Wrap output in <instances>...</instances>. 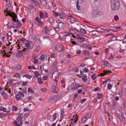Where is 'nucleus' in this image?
<instances>
[{
	"instance_id": "nucleus-56",
	"label": "nucleus",
	"mask_w": 126,
	"mask_h": 126,
	"mask_svg": "<svg viewBox=\"0 0 126 126\" xmlns=\"http://www.w3.org/2000/svg\"><path fill=\"white\" fill-rule=\"evenodd\" d=\"M52 7H53V9H56V6L55 4L53 2H52Z\"/></svg>"
},
{
	"instance_id": "nucleus-62",
	"label": "nucleus",
	"mask_w": 126,
	"mask_h": 126,
	"mask_svg": "<svg viewBox=\"0 0 126 126\" xmlns=\"http://www.w3.org/2000/svg\"><path fill=\"white\" fill-rule=\"evenodd\" d=\"M57 61L56 60H55L54 61V63L52 65L53 66H54L55 65H56V64L57 63Z\"/></svg>"
},
{
	"instance_id": "nucleus-59",
	"label": "nucleus",
	"mask_w": 126,
	"mask_h": 126,
	"mask_svg": "<svg viewBox=\"0 0 126 126\" xmlns=\"http://www.w3.org/2000/svg\"><path fill=\"white\" fill-rule=\"evenodd\" d=\"M21 42H24L26 41V39L24 38H22L21 39Z\"/></svg>"
},
{
	"instance_id": "nucleus-15",
	"label": "nucleus",
	"mask_w": 126,
	"mask_h": 126,
	"mask_svg": "<svg viewBox=\"0 0 126 126\" xmlns=\"http://www.w3.org/2000/svg\"><path fill=\"white\" fill-rule=\"evenodd\" d=\"M80 4H79V1H78L77 2L76 7L77 9L79 10H80L81 9V6L80 5Z\"/></svg>"
},
{
	"instance_id": "nucleus-63",
	"label": "nucleus",
	"mask_w": 126,
	"mask_h": 126,
	"mask_svg": "<svg viewBox=\"0 0 126 126\" xmlns=\"http://www.w3.org/2000/svg\"><path fill=\"white\" fill-rule=\"evenodd\" d=\"M43 38V39H47L48 40L49 37L48 36H44Z\"/></svg>"
},
{
	"instance_id": "nucleus-53",
	"label": "nucleus",
	"mask_w": 126,
	"mask_h": 126,
	"mask_svg": "<svg viewBox=\"0 0 126 126\" xmlns=\"http://www.w3.org/2000/svg\"><path fill=\"white\" fill-rule=\"evenodd\" d=\"M55 54L54 53H52L50 55V57L52 58H54L55 57Z\"/></svg>"
},
{
	"instance_id": "nucleus-31",
	"label": "nucleus",
	"mask_w": 126,
	"mask_h": 126,
	"mask_svg": "<svg viewBox=\"0 0 126 126\" xmlns=\"http://www.w3.org/2000/svg\"><path fill=\"white\" fill-rule=\"evenodd\" d=\"M83 53L84 55H87L88 56L89 55V54L88 51L87 50H84L83 52Z\"/></svg>"
},
{
	"instance_id": "nucleus-3",
	"label": "nucleus",
	"mask_w": 126,
	"mask_h": 126,
	"mask_svg": "<svg viewBox=\"0 0 126 126\" xmlns=\"http://www.w3.org/2000/svg\"><path fill=\"white\" fill-rule=\"evenodd\" d=\"M34 44L32 41L27 40L26 42V47L29 49L32 48L33 47Z\"/></svg>"
},
{
	"instance_id": "nucleus-60",
	"label": "nucleus",
	"mask_w": 126,
	"mask_h": 126,
	"mask_svg": "<svg viewBox=\"0 0 126 126\" xmlns=\"http://www.w3.org/2000/svg\"><path fill=\"white\" fill-rule=\"evenodd\" d=\"M80 39L82 42H84L85 41L86 39L84 37H81Z\"/></svg>"
},
{
	"instance_id": "nucleus-54",
	"label": "nucleus",
	"mask_w": 126,
	"mask_h": 126,
	"mask_svg": "<svg viewBox=\"0 0 126 126\" xmlns=\"http://www.w3.org/2000/svg\"><path fill=\"white\" fill-rule=\"evenodd\" d=\"M66 16L68 17L71 18L72 17V16L69 13H68L66 15Z\"/></svg>"
},
{
	"instance_id": "nucleus-12",
	"label": "nucleus",
	"mask_w": 126,
	"mask_h": 126,
	"mask_svg": "<svg viewBox=\"0 0 126 126\" xmlns=\"http://www.w3.org/2000/svg\"><path fill=\"white\" fill-rule=\"evenodd\" d=\"M1 95L3 96V97L5 99H6L8 98V96L7 94L4 92H3L1 93Z\"/></svg>"
},
{
	"instance_id": "nucleus-13",
	"label": "nucleus",
	"mask_w": 126,
	"mask_h": 126,
	"mask_svg": "<svg viewBox=\"0 0 126 126\" xmlns=\"http://www.w3.org/2000/svg\"><path fill=\"white\" fill-rule=\"evenodd\" d=\"M60 20L59 19H58L57 20V22H58L59 24L57 25L58 27L60 28H62L63 27V23L61 22H60Z\"/></svg>"
},
{
	"instance_id": "nucleus-1",
	"label": "nucleus",
	"mask_w": 126,
	"mask_h": 126,
	"mask_svg": "<svg viewBox=\"0 0 126 126\" xmlns=\"http://www.w3.org/2000/svg\"><path fill=\"white\" fill-rule=\"evenodd\" d=\"M120 0H111L110 6L113 11H117L120 7Z\"/></svg>"
},
{
	"instance_id": "nucleus-9",
	"label": "nucleus",
	"mask_w": 126,
	"mask_h": 126,
	"mask_svg": "<svg viewBox=\"0 0 126 126\" xmlns=\"http://www.w3.org/2000/svg\"><path fill=\"white\" fill-rule=\"evenodd\" d=\"M52 91V93L55 94H57L58 92L56 90V87L53 84L51 86Z\"/></svg>"
},
{
	"instance_id": "nucleus-32",
	"label": "nucleus",
	"mask_w": 126,
	"mask_h": 126,
	"mask_svg": "<svg viewBox=\"0 0 126 126\" xmlns=\"http://www.w3.org/2000/svg\"><path fill=\"white\" fill-rule=\"evenodd\" d=\"M76 21V19L72 17L70 19V22L71 23H73Z\"/></svg>"
},
{
	"instance_id": "nucleus-25",
	"label": "nucleus",
	"mask_w": 126,
	"mask_h": 126,
	"mask_svg": "<svg viewBox=\"0 0 126 126\" xmlns=\"http://www.w3.org/2000/svg\"><path fill=\"white\" fill-rule=\"evenodd\" d=\"M80 31L81 33L83 34H85L86 33V31L84 29L82 28L80 29Z\"/></svg>"
},
{
	"instance_id": "nucleus-27",
	"label": "nucleus",
	"mask_w": 126,
	"mask_h": 126,
	"mask_svg": "<svg viewBox=\"0 0 126 126\" xmlns=\"http://www.w3.org/2000/svg\"><path fill=\"white\" fill-rule=\"evenodd\" d=\"M79 87V85L78 84H76L75 85V86L73 88V89L74 90H76L78 89Z\"/></svg>"
},
{
	"instance_id": "nucleus-35",
	"label": "nucleus",
	"mask_w": 126,
	"mask_h": 126,
	"mask_svg": "<svg viewBox=\"0 0 126 126\" xmlns=\"http://www.w3.org/2000/svg\"><path fill=\"white\" fill-rule=\"evenodd\" d=\"M23 77H25L26 78L29 79H30L32 77H31V76L28 75H23Z\"/></svg>"
},
{
	"instance_id": "nucleus-39",
	"label": "nucleus",
	"mask_w": 126,
	"mask_h": 126,
	"mask_svg": "<svg viewBox=\"0 0 126 126\" xmlns=\"http://www.w3.org/2000/svg\"><path fill=\"white\" fill-rule=\"evenodd\" d=\"M40 48V47L39 45H38L35 49V50L36 51H38L39 50Z\"/></svg>"
},
{
	"instance_id": "nucleus-45",
	"label": "nucleus",
	"mask_w": 126,
	"mask_h": 126,
	"mask_svg": "<svg viewBox=\"0 0 126 126\" xmlns=\"http://www.w3.org/2000/svg\"><path fill=\"white\" fill-rule=\"evenodd\" d=\"M112 85L110 83H108V89L110 90L111 89Z\"/></svg>"
},
{
	"instance_id": "nucleus-40",
	"label": "nucleus",
	"mask_w": 126,
	"mask_h": 126,
	"mask_svg": "<svg viewBox=\"0 0 126 126\" xmlns=\"http://www.w3.org/2000/svg\"><path fill=\"white\" fill-rule=\"evenodd\" d=\"M34 74L35 77L36 78H37L38 77L39 75H40L39 73L37 71H35L34 72Z\"/></svg>"
},
{
	"instance_id": "nucleus-43",
	"label": "nucleus",
	"mask_w": 126,
	"mask_h": 126,
	"mask_svg": "<svg viewBox=\"0 0 126 126\" xmlns=\"http://www.w3.org/2000/svg\"><path fill=\"white\" fill-rule=\"evenodd\" d=\"M18 110V108L15 106H13L12 107V110L13 111H16Z\"/></svg>"
},
{
	"instance_id": "nucleus-22",
	"label": "nucleus",
	"mask_w": 126,
	"mask_h": 126,
	"mask_svg": "<svg viewBox=\"0 0 126 126\" xmlns=\"http://www.w3.org/2000/svg\"><path fill=\"white\" fill-rule=\"evenodd\" d=\"M103 96V94H97V98L100 99H101Z\"/></svg>"
},
{
	"instance_id": "nucleus-29",
	"label": "nucleus",
	"mask_w": 126,
	"mask_h": 126,
	"mask_svg": "<svg viewBox=\"0 0 126 126\" xmlns=\"http://www.w3.org/2000/svg\"><path fill=\"white\" fill-rule=\"evenodd\" d=\"M16 97L17 100H20V95L19 94H17L16 95Z\"/></svg>"
},
{
	"instance_id": "nucleus-5",
	"label": "nucleus",
	"mask_w": 126,
	"mask_h": 126,
	"mask_svg": "<svg viewBox=\"0 0 126 126\" xmlns=\"http://www.w3.org/2000/svg\"><path fill=\"white\" fill-rule=\"evenodd\" d=\"M8 13L9 16L13 17L12 19L14 22L15 20H17V19H18L17 16L14 13H13V14L11 13V12H9Z\"/></svg>"
},
{
	"instance_id": "nucleus-61",
	"label": "nucleus",
	"mask_w": 126,
	"mask_h": 126,
	"mask_svg": "<svg viewBox=\"0 0 126 126\" xmlns=\"http://www.w3.org/2000/svg\"><path fill=\"white\" fill-rule=\"evenodd\" d=\"M114 18L115 20H117L119 19L118 16L117 15L115 16Z\"/></svg>"
},
{
	"instance_id": "nucleus-23",
	"label": "nucleus",
	"mask_w": 126,
	"mask_h": 126,
	"mask_svg": "<svg viewBox=\"0 0 126 126\" xmlns=\"http://www.w3.org/2000/svg\"><path fill=\"white\" fill-rule=\"evenodd\" d=\"M28 91L29 93H33L34 92V91L31 88H29L28 90Z\"/></svg>"
},
{
	"instance_id": "nucleus-10",
	"label": "nucleus",
	"mask_w": 126,
	"mask_h": 126,
	"mask_svg": "<svg viewBox=\"0 0 126 126\" xmlns=\"http://www.w3.org/2000/svg\"><path fill=\"white\" fill-rule=\"evenodd\" d=\"M116 112L117 115L123 114L122 112V110L120 108H117L116 110Z\"/></svg>"
},
{
	"instance_id": "nucleus-50",
	"label": "nucleus",
	"mask_w": 126,
	"mask_h": 126,
	"mask_svg": "<svg viewBox=\"0 0 126 126\" xmlns=\"http://www.w3.org/2000/svg\"><path fill=\"white\" fill-rule=\"evenodd\" d=\"M28 84L27 81H23L22 83V84L23 86H25L26 85H27Z\"/></svg>"
},
{
	"instance_id": "nucleus-57",
	"label": "nucleus",
	"mask_w": 126,
	"mask_h": 126,
	"mask_svg": "<svg viewBox=\"0 0 126 126\" xmlns=\"http://www.w3.org/2000/svg\"><path fill=\"white\" fill-rule=\"evenodd\" d=\"M86 100V98H84L81 100L80 101V103H82Z\"/></svg>"
},
{
	"instance_id": "nucleus-51",
	"label": "nucleus",
	"mask_w": 126,
	"mask_h": 126,
	"mask_svg": "<svg viewBox=\"0 0 126 126\" xmlns=\"http://www.w3.org/2000/svg\"><path fill=\"white\" fill-rule=\"evenodd\" d=\"M82 79L83 82H85L87 81V77H82Z\"/></svg>"
},
{
	"instance_id": "nucleus-34",
	"label": "nucleus",
	"mask_w": 126,
	"mask_h": 126,
	"mask_svg": "<svg viewBox=\"0 0 126 126\" xmlns=\"http://www.w3.org/2000/svg\"><path fill=\"white\" fill-rule=\"evenodd\" d=\"M87 119L86 117H85V116L84 117H83L81 119V122L82 123H85V122L86 121V120H87Z\"/></svg>"
},
{
	"instance_id": "nucleus-11",
	"label": "nucleus",
	"mask_w": 126,
	"mask_h": 126,
	"mask_svg": "<svg viewBox=\"0 0 126 126\" xmlns=\"http://www.w3.org/2000/svg\"><path fill=\"white\" fill-rule=\"evenodd\" d=\"M17 56L19 58H20L22 56L23 53L21 50H18L16 54Z\"/></svg>"
},
{
	"instance_id": "nucleus-64",
	"label": "nucleus",
	"mask_w": 126,
	"mask_h": 126,
	"mask_svg": "<svg viewBox=\"0 0 126 126\" xmlns=\"http://www.w3.org/2000/svg\"><path fill=\"white\" fill-rule=\"evenodd\" d=\"M78 68L76 67L74 69V71L75 72H78Z\"/></svg>"
},
{
	"instance_id": "nucleus-20",
	"label": "nucleus",
	"mask_w": 126,
	"mask_h": 126,
	"mask_svg": "<svg viewBox=\"0 0 126 126\" xmlns=\"http://www.w3.org/2000/svg\"><path fill=\"white\" fill-rule=\"evenodd\" d=\"M38 82V83L40 84H42L43 83V82L42 81V78L41 77L37 79Z\"/></svg>"
},
{
	"instance_id": "nucleus-58",
	"label": "nucleus",
	"mask_w": 126,
	"mask_h": 126,
	"mask_svg": "<svg viewBox=\"0 0 126 126\" xmlns=\"http://www.w3.org/2000/svg\"><path fill=\"white\" fill-rule=\"evenodd\" d=\"M4 13H7V14H5V16H8L9 15H8V13L9 12H10L9 11H7V10H4Z\"/></svg>"
},
{
	"instance_id": "nucleus-41",
	"label": "nucleus",
	"mask_w": 126,
	"mask_h": 126,
	"mask_svg": "<svg viewBox=\"0 0 126 126\" xmlns=\"http://www.w3.org/2000/svg\"><path fill=\"white\" fill-rule=\"evenodd\" d=\"M6 5L8 7H10L11 6V5L10 1H7Z\"/></svg>"
},
{
	"instance_id": "nucleus-21",
	"label": "nucleus",
	"mask_w": 126,
	"mask_h": 126,
	"mask_svg": "<svg viewBox=\"0 0 126 126\" xmlns=\"http://www.w3.org/2000/svg\"><path fill=\"white\" fill-rule=\"evenodd\" d=\"M7 115V114H5L3 113H0V118H2L3 117L6 116Z\"/></svg>"
},
{
	"instance_id": "nucleus-36",
	"label": "nucleus",
	"mask_w": 126,
	"mask_h": 126,
	"mask_svg": "<svg viewBox=\"0 0 126 126\" xmlns=\"http://www.w3.org/2000/svg\"><path fill=\"white\" fill-rule=\"evenodd\" d=\"M83 71L84 72L87 73L89 72V70L87 69L86 67H85L83 69Z\"/></svg>"
},
{
	"instance_id": "nucleus-48",
	"label": "nucleus",
	"mask_w": 126,
	"mask_h": 126,
	"mask_svg": "<svg viewBox=\"0 0 126 126\" xmlns=\"http://www.w3.org/2000/svg\"><path fill=\"white\" fill-rule=\"evenodd\" d=\"M43 13L41 11L40 13V16L41 19H42L43 18Z\"/></svg>"
},
{
	"instance_id": "nucleus-14",
	"label": "nucleus",
	"mask_w": 126,
	"mask_h": 126,
	"mask_svg": "<svg viewBox=\"0 0 126 126\" xmlns=\"http://www.w3.org/2000/svg\"><path fill=\"white\" fill-rule=\"evenodd\" d=\"M46 56V54L45 53L42 54L40 56V60L42 61H43L45 59Z\"/></svg>"
},
{
	"instance_id": "nucleus-37",
	"label": "nucleus",
	"mask_w": 126,
	"mask_h": 126,
	"mask_svg": "<svg viewBox=\"0 0 126 126\" xmlns=\"http://www.w3.org/2000/svg\"><path fill=\"white\" fill-rule=\"evenodd\" d=\"M33 4H34L35 5H37L39 6L40 5V4L37 1H35L33 3Z\"/></svg>"
},
{
	"instance_id": "nucleus-8",
	"label": "nucleus",
	"mask_w": 126,
	"mask_h": 126,
	"mask_svg": "<svg viewBox=\"0 0 126 126\" xmlns=\"http://www.w3.org/2000/svg\"><path fill=\"white\" fill-rule=\"evenodd\" d=\"M56 49L59 51H61L63 50L64 49V48L62 45H57L56 47Z\"/></svg>"
},
{
	"instance_id": "nucleus-42",
	"label": "nucleus",
	"mask_w": 126,
	"mask_h": 126,
	"mask_svg": "<svg viewBox=\"0 0 126 126\" xmlns=\"http://www.w3.org/2000/svg\"><path fill=\"white\" fill-rule=\"evenodd\" d=\"M53 28L56 31L59 32L60 30V28H59L57 26V27H54Z\"/></svg>"
},
{
	"instance_id": "nucleus-4",
	"label": "nucleus",
	"mask_w": 126,
	"mask_h": 126,
	"mask_svg": "<svg viewBox=\"0 0 126 126\" xmlns=\"http://www.w3.org/2000/svg\"><path fill=\"white\" fill-rule=\"evenodd\" d=\"M57 100V97L56 96H54L49 97V102L51 103H54Z\"/></svg>"
},
{
	"instance_id": "nucleus-47",
	"label": "nucleus",
	"mask_w": 126,
	"mask_h": 126,
	"mask_svg": "<svg viewBox=\"0 0 126 126\" xmlns=\"http://www.w3.org/2000/svg\"><path fill=\"white\" fill-rule=\"evenodd\" d=\"M14 124L17 126H20V125L19 123H17V121H14Z\"/></svg>"
},
{
	"instance_id": "nucleus-52",
	"label": "nucleus",
	"mask_w": 126,
	"mask_h": 126,
	"mask_svg": "<svg viewBox=\"0 0 126 126\" xmlns=\"http://www.w3.org/2000/svg\"><path fill=\"white\" fill-rule=\"evenodd\" d=\"M40 90L44 92H46L47 91L46 88H45L41 89Z\"/></svg>"
},
{
	"instance_id": "nucleus-46",
	"label": "nucleus",
	"mask_w": 126,
	"mask_h": 126,
	"mask_svg": "<svg viewBox=\"0 0 126 126\" xmlns=\"http://www.w3.org/2000/svg\"><path fill=\"white\" fill-rule=\"evenodd\" d=\"M91 78L93 80L95 79L96 78L95 74H94L91 76Z\"/></svg>"
},
{
	"instance_id": "nucleus-49",
	"label": "nucleus",
	"mask_w": 126,
	"mask_h": 126,
	"mask_svg": "<svg viewBox=\"0 0 126 126\" xmlns=\"http://www.w3.org/2000/svg\"><path fill=\"white\" fill-rule=\"evenodd\" d=\"M21 45L23 49H24L25 48V47H26V43H23Z\"/></svg>"
},
{
	"instance_id": "nucleus-6",
	"label": "nucleus",
	"mask_w": 126,
	"mask_h": 126,
	"mask_svg": "<svg viewBox=\"0 0 126 126\" xmlns=\"http://www.w3.org/2000/svg\"><path fill=\"white\" fill-rule=\"evenodd\" d=\"M36 21L38 23V25L40 26L43 25L44 23L41 21L38 17H36L35 18Z\"/></svg>"
},
{
	"instance_id": "nucleus-26",
	"label": "nucleus",
	"mask_w": 126,
	"mask_h": 126,
	"mask_svg": "<svg viewBox=\"0 0 126 126\" xmlns=\"http://www.w3.org/2000/svg\"><path fill=\"white\" fill-rule=\"evenodd\" d=\"M123 114H121L117 115L118 118L120 119V120L121 121H123Z\"/></svg>"
},
{
	"instance_id": "nucleus-33",
	"label": "nucleus",
	"mask_w": 126,
	"mask_h": 126,
	"mask_svg": "<svg viewBox=\"0 0 126 126\" xmlns=\"http://www.w3.org/2000/svg\"><path fill=\"white\" fill-rule=\"evenodd\" d=\"M111 79L110 78H108L106 79L104 81L102 82V83L103 84H104L105 83H106L107 82H109L110 81Z\"/></svg>"
},
{
	"instance_id": "nucleus-28",
	"label": "nucleus",
	"mask_w": 126,
	"mask_h": 126,
	"mask_svg": "<svg viewBox=\"0 0 126 126\" xmlns=\"http://www.w3.org/2000/svg\"><path fill=\"white\" fill-rule=\"evenodd\" d=\"M112 107L113 109H115L116 107V103L114 101H113L112 102Z\"/></svg>"
},
{
	"instance_id": "nucleus-18",
	"label": "nucleus",
	"mask_w": 126,
	"mask_h": 126,
	"mask_svg": "<svg viewBox=\"0 0 126 126\" xmlns=\"http://www.w3.org/2000/svg\"><path fill=\"white\" fill-rule=\"evenodd\" d=\"M54 20V18L52 17H49L48 18V20L49 22L51 23H52Z\"/></svg>"
},
{
	"instance_id": "nucleus-7",
	"label": "nucleus",
	"mask_w": 126,
	"mask_h": 126,
	"mask_svg": "<svg viewBox=\"0 0 126 126\" xmlns=\"http://www.w3.org/2000/svg\"><path fill=\"white\" fill-rule=\"evenodd\" d=\"M43 32L47 35L50 34V31L48 30V28L47 26L45 27L42 31Z\"/></svg>"
},
{
	"instance_id": "nucleus-2",
	"label": "nucleus",
	"mask_w": 126,
	"mask_h": 126,
	"mask_svg": "<svg viewBox=\"0 0 126 126\" xmlns=\"http://www.w3.org/2000/svg\"><path fill=\"white\" fill-rule=\"evenodd\" d=\"M103 14V12L97 9L93 10L91 12V14L92 17L96 18L97 17L102 15Z\"/></svg>"
},
{
	"instance_id": "nucleus-17",
	"label": "nucleus",
	"mask_w": 126,
	"mask_h": 126,
	"mask_svg": "<svg viewBox=\"0 0 126 126\" xmlns=\"http://www.w3.org/2000/svg\"><path fill=\"white\" fill-rule=\"evenodd\" d=\"M57 114V113H55L53 115V118L52 119H51V121L53 122L54 121L56 118L57 116L56 115Z\"/></svg>"
},
{
	"instance_id": "nucleus-38",
	"label": "nucleus",
	"mask_w": 126,
	"mask_h": 126,
	"mask_svg": "<svg viewBox=\"0 0 126 126\" xmlns=\"http://www.w3.org/2000/svg\"><path fill=\"white\" fill-rule=\"evenodd\" d=\"M91 116V114L90 113L89 114H88L86 115L85 116V117L86 118L88 119L90 118V117Z\"/></svg>"
},
{
	"instance_id": "nucleus-19",
	"label": "nucleus",
	"mask_w": 126,
	"mask_h": 126,
	"mask_svg": "<svg viewBox=\"0 0 126 126\" xmlns=\"http://www.w3.org/2000/svg\"><path fill=\"white\" fill-rule=\"evenodd\" d=\"M59 16L61 18L64 19L65 18V16L62 13H61L59 14Z\"/></svg>"
},
{
	"instance_id": "nucleus-44",
	"label": "nucleus",
	"mask_w": 126,
	"mask_h": 126,
	"mask_svg": "<svg viewBox=\"0 0 126 126\" xmlns=\"http://www.w3.org/2000/svg\"><path fill=\"white\" fill-rule=\"evenodd\" d=\"M43 17L44 18L48 17L47 13V12H45L44 14Z\"/></svg>"
},
{
	"instance_id": "nucleus-30",
	"label": "nucleus",
	"mask_w": 126,
	"mask_h": 126,
	"mask_svg": "<svg viewBox=\"0 0 126 126\" xmlns=\"http://www.w3.org/2000/svg\"><path fill=\"white\" fill-rule=\"evenodd\" d=\"M0 111H3L4 112H6L7 111V110L5 108L2 107H1L0 108Z\"/></svg>"
},
{
	"instance_id": "nucleus-55",
	"label": "nucleus",
	"mask_w": 126,
	"mask_h": 126,
	"mask_svg": "<svg viewBox=\"0 0 126 126\" xmlns=\"http://www.w3.org/2000/svg\"><path fill=\"white\" fill-rule=\"evenodd\" d=\"M22 118L21 116H19L17 118V120L18 121L20 122Z\"/></svg>"
},
{
	"instance_id": "nucleus-24",
	"label": "nucleus",
	"mask_w": 126,
	"mask_h": 126,
	"mask_svg": "<svg viewBox=\"0 0 126 126\" xmlns=\"http://www.w3.org/2000/svg\"><path fill=\"white\" fill-rule=\"evenodd\" d=\"M42 4L43 5L46 7L47 5V1L46 0H43L42 1Z\"/></svg>"
},
{
	"instance_id": "nucleus-16",
	"label": "nucleus",
	"mask_w": 126,
	"mask_h": 126,
	"mask_svg": "<svg viewBox=\"0 0 126 126\" xmlns=\"http://www.w3.org/2000/svg\"><path fill=\"white\" fill-rule=\"evenodd\" d=\"M104 64L105 65L106 67H111V65L107 61H105L104 62Z\"/></svg>"
}]
</instances>
